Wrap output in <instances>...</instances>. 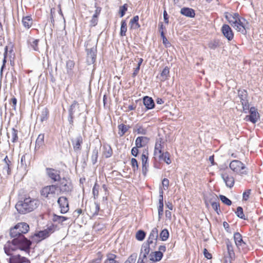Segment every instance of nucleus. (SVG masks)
<instances>
[{
    "instance_id": "412c9836",
    "label": "nucleus",
    "mask_w": 263,
    "mask_h": 263,
    "mask_svg": "<svg viewBox=\"0 0 263 263\" xmlns=\"http://www.w3.org/2000/svg\"><path fill=\"white\" fill-rule=\"evenodd\" d=\"M180 13L186 17L193 18L195 16V11L192 9L187 7L182 8L180 10Z\"/></svg>"
},
{
    "instance_id": "2f4dec72",
    "label": "nucleus",
    "mask_w": 263,
    "mask_h": 263,
    "mask_svg": "<svg viewBox=\"0 0 263 263\" xmlns=\"http://www.w3.org/2000/svg\"><path fill=\"white\" fill-rule=\"evenodd\" d=\"M238 96L240 99L241 103L248 100V93L247 91L244 89L239 90L238 92Z\"/></svg>"
},
{
    "instance_id": "e2e57ef3",
    "label": "nucleus",
    "mask_w": 263,
    "mask_h": 263,
    "mask_svg": "<svg viewBox=\"0 0 263 263\" xmlns=\"http://www.w3.org/2000/svg\"><path fill=\"white\" fill-rule=\"evenodd\" d=\"M98 16H96V15H92V18L90 21V25L92 26H95L97 25L98 21Z\"/></svg>"
},
{
    "instance_id": "0e129e2a",
    "label": "nucleus",
    "mask_w": 263,
    "mask_h": 263,
    "mask_svg": "<svg viewBox=\"0 0 263 263\" xmlns=\"http://www.w3.org/2000/svg\"><path fill=\"white\" fill-rule=\"evenodd\" d=\"M162 185L164 190L168 189L169 185V180L167 178H164L162 181Z\"/></svg>"
},
{
    "instance_id": "864d4df0",
    "label": "nucleus",
    "mask_w": 263,
    "mask_h": 263,
    "mask_svg": "<svg viewBox=\"0 0 263 263\" xmlns=\"http://www.w3.org/2000/svg\"><path fill=\"white\" fill-rule=\"evenodd\" d=\"M99 185L97 183H95L92 189V194L95 199L98 198L99 196Z\"/></svg>"
},
{
    "instance_id": "a18cd8bd",
    "label": "nucleus",
    "mask_w": 263,
    "mask_h": 263,
    "mask_svg": "<svg viewBox=\"0 0 263 263\" xmlns=\"http://www.w3.org/2000/svg\"><path fill=\"white\" fill-rule=\"evenodd\" d=\"M149 237L151 239L157 240L158 237V230L157 228H154L152 229Z\"/></svg>"
},
{
    "instance_id": "c85d7f7f",
    "label": "nucleus",
    "mask_w": 263,
    "mask_h": 263,
    "mask_svg": "<svg viewBox=\"0 0 263 263\" xmlns=\"http://www.w3.org/2000/svg\"><path fill=\"white\" fill-rule=\"evenodd\" d=\"M23 26L26 28H29L32 25V20L31 16L23 17L22 19Z\"/></svg>"
},
{
    "instance_id": "bf43d9fd",
    "label": "nucleus",
    "mask_w": 263,
    "mask_h": 263,
    "mask_svg": "<svg viewBox=\"0 0 263 263\" xmlns=\"http://www.w3.org/2000/svg\"><path fill=\"white\" fill-rule=\"evenodd\" d=\"M127 7L126 4H124L123 6L120 7V17H123L124 15L125 12L127 11Z\"/></svg>"
},
{
    "instance_id": "f3484780",
    "label": "nucleus",
    "mask_w": 263,
    "mask_h": 263,
    "mask_svg": "<svg viewBox=\"0 0 263 263\" xmlns=\"http://www.w3.org/2000/svg\"><path fill=\"white\" fill-rule=\"evenodd\" d=\"M221 31L228 41H231L233 39L234 34L233 31L228 25L224 24L221 28Z\"/></svg>"
},
{
    "instance_id": "a19ab883",
    "label": "nucleus",
    "mask_w": 263,
    "mask_h": 263,
    "mask_svg": "<svg viewBox=\"0 0 263 263\" xmlns=\"http://www.w3.org/2000/svg\"><path fill=\"white\" fill-rule=\"evenodd\" d=\"M99 150L97 147H95L92 152V155L91 157L92 164H95L97 162L98 157Z\"/></svg>"
},
{
    "instance_id": "4c0bfd02",
    "label": "nucleus",
    "mask_w": 263,
    "mask_h": 263,
    "mask_svg": "<svg viewBox=\"0 0 263 263\" xmlns=\"http://www.w3.org/2000/svg\"><path fill=\"white\" fill-rule=\"evenodd\" d=\"M103 155L106 158H109L112 154V151L110 146H104Z\"/></svg>"
},
{
    "instance_id": "58836bf2",
    "label": "nucleus",
    "mask_w": 263,
    "mask_h": 263,
    "mask_svg": "<svg viewBox=\"0 0 263 263\" xmlns=\"http://www.w3.org/2000/svg\"><path fill=\"white\" fill-rule=\"evenodd\" d=\"M158 160L161 161L163 160L165 162H166L167 164H170L171 163V160L170 158V154L168 152H166L164 154H162V158H158Z\"/></svg>"
},
{
    "instance_id": "6e6552de",
    "label": "nucleus",
    "mask_w": 263,
    "mask_h": 263,
    "mask_svg": "<svg viewBox=\"0 0 263 263\" xmlns=\"http://www.w3.org/2000/svg\"><path fill=\"white\" fill-rule=\"evenodd\" d=\"M230 167L234 172L240 175H242L247 174L245 165L239 160L232 161L230 164Z\"/></svg>"
},
{
    "instance_id": "1a4fd4ad",
    "label": "nucleus",
    "mask_w": 263,
    "mask_h": 263,
    "mask_svg": "<svg viewBox=\"0 0 263 263\" xmlns=\"http://www.w3.org/2000/svg\"><path fill=\"white\" fill-rule=\"evenodd\" d=\"M45 171L47 176L51 182H59L61 179L60 171L50 167L46 168Z\"/></svg>"
},
{
    "instance_id": "79ce46f5",
    "label": "nucleus",
    "mask_w": 263,
    "mask_h": 263,
    "mask_svg": "<svg viewBox=\"0 0 263 263\" xmlns=\"http://www.w3.org/2000/svg\"><path fill=\"white\" fill-rule=\"evenodd\" d=\"M227 247L230 257L231 258H234L235 257V253L232 244L230 241H228L227 242Z\"/></svg>"
},
{
    "instance_id": "9b49d317",
    "label": "nucleus",
    "mask_w": 263,
    "mask_h": 263,
    "mask_svg": "<svg viewBox=\"0 0 263 263\" xmlns=\"http://www.w3.org/2000/svg\"><path fill=\"white\" fill-rule=\"evenodd\" d=\"M49 231L50 229L41 231L38 233H35L33 235H32L30 238L32 239V241L36 242H39L49 236Z\"/></svg>"
},
{
    "instance_id": "338daca9",
    "label": "nucleus",
    "mask_w": 263,
    "mask_h": 263,
    "mask_svg": "<svg viewBox=\"0 0 263 263\" xmlns=\"http://www.w3.org/2000/svg\"><path fill=\"white\" fill-rule=\"evenodd\" d=\"M139 21V16L138 15H136L134 16V17L130 20L129 24L131 25H134L136 23H138Z\"/></svg>"
},
{
    "instance_id": "f257e3e1",
    "label": "nucleus",
    "mask_w": 263,
    "mask_h": 263,
    "mask_svg": "<svg viewBox=\"0 0 263 263\" xmlns=\"http://www.w3.org/2000/svg\"><path fill=\"white\" fill-rule=\"evenodd\" d=\"M29 230V226L26 222H19L10 230V236L14 238V242L20 240L26 243L25 247L23 249L24 250L28 249L32 244V241L24 236V234L27 233Z\"/></svg>"
},
{
    "instance_id": "6e6d98bb",
    "label": "nucleus",
    "mask_w": 263,
    "mask_h": 263,
    "mask_svg": "<svg viewBox=\"0 0 263 263\" xmlns=\"http://www.w3.org/2000/svg\"><path fill=\"white\" fill-rule=\"evenodd\" d=\"M148 159V156L146 155L145 154H143L141 157L142 163V172L144 173V168L145 167V164H146L147 161Z\"/></svg>"
},
{
    "instance_id": "5701e85b",
    "label": "nucleus",
    "mask_w": 263,
    "mask_h": 263,
    "mask_svg": "<svg viewBox=\"0 0 263 263\" xmlns=\"http://www.w3.org/2000/svg\"><path fill=\"white\" fill-rule=\"evenodd\" d=\"M221 177L228 187L231 188L233 186L234 184V179L233 177H229L227 174H222Z\"/></svg>"
},
{
    "instance_id": "aec40b11",
    "label": "nucleus",
    "mask_w": 263,
    "mask_h": 263,
    "mask_svg": "<svg viewBox=\"0 0 263 263\" xmlns=\"http://www.w3.org/2000/svg\"><path fill=\"white\" fill-rule=\"evenodd\" d=\"M159 199V206L158 209L159 219L161 218L163 214V191H160Z\"/></svg>"
},
{
    "instance_id": "e433bc0d",
    "label": "nucleus",
    "mask_w": 263,
    "mask_h": 263,
    "mask_svg": "<svg viewBox=\"0 0 263 263\" xmlns=\"http://www.w3.org/2000/svg\"><path fill=\"white\" fill-rule=\"evenodd\" d=\"M76 107H79V104L77 101H74L68 109V115L74 116Z\"/></svg>"
},
{
    "instance_id": "603ef678",
    "label": "nucleus",
    "mask_w": 263,
    "mask_h": 263,
    "mask_svg": "<svg viewBox=\"0 0 263 263\" xmlns=\"http://www.w3.org/2000/svg\"><path fill=\"white\" fill-rule=\"evenodd\" d=\"M150 251V247L148 244H143L142 246V248L141 249V252L142 253H145L146 254H148Z\"/></svg>"
},
{
    "instance_id": "69168bd1",
    "label": "nucleus",
    "mask_w": 263,
    "mask_h": 263,
    "mask_svg": "<svg viewBox=\"0 0 263 263\" xmlns=\"http://www.w3.org/2000/svg\"><path fill=\"white\" fill-rule=\"evenodd\" d=\"M251 190H248L247 191L243 193V200L246 201L248 200L251 194Z\"/></svg>"
},
{
    "instance_id": "09e8293b",
    "label": "nucleus",
    "mask_w": 263,
    "mask_h": 263,
    "mask_svg": "<svg viewBox=\"0 0 263 263\" xmlns=\"http://www.w3.org/2000/svg\"><path fill=\"white\" fill-rule=\"evenodd\" d=\"M160 31L161 32V36L162 39L163 44H164V45L165 46V47H166V48L170 47L171 46V44L169 42V41L167 40V39H166L165 36L164 35V32L163 31V30H162V31L160 30Z\"/></svg>"
},
{
    "instance_id": "39448f33",
    "label": "nucleus",
    "mask_w": 263,
    "mask_h": 263,
    "mask_svg": "<svg viewBox=\"0 0 263 263\" xmlns=\"http://www.w3.org/2000/svg\"><path fill=\"white\" fill-rule=\"evenodd\" d=\"M60 193L64 194H69L73 190V185L71 180L69 178L63 177L61 178L59 183L55 184Z\"/></svg>"
},
{
    "instance_id": "ddd939ff",
    "label": "nucleus",
    "mask_w": 263,
    "mask_h": 263,
    "mask_svg": "<svg viewBox=\"0 0 263 263\" xmlns=\"http://www.w3.org/2000/svg\"><path fill=\"white\" fill-rule=\"evenodd\" d=\"M11 162L8 159V156H6L0 164V167L2 166L3 167V173L4 175H10L11 174Z\"/></svg>"
},
{
    "instance_id": "5fc2aeb1",
    "label": "nucleus",
    "mask_w": 263,
    "mask_h": 263,
    "mask_svg": "<svg viewBox=\"0 0 263 263\" xmlns=\"http://www.w3.org/2000/svg\"><path fill=\"white\" fill-rule=\"evenodd\" d=\"M211 205L213 209L216 212V213L218 214H219L221 212L219 203L218 202H211Z\"/></svg>"
},
{
    "instance_id": "dca6fc26",
    "label": "nucleus",
    "mask_w": 263,
    "mask_h": 263,
    "mask_svg": "<svg viewBox=\"0 0 263 263\" xmlns=\"http://www.w3.org/2000/svg\"><path fill=\"white\" fill-rule=\"evenodd\" d=\"M163 147V146L162 145V139H160L157 140L155 143L154 150V156L156 159L158 158H162V154L164 153L162 152Z\"/></svg>"
},
{
    "instance_id": "a878e982",
    "label": "nucleus",
    "mask_w": 263,
    "mask_h": 263,
    "mask_svg": "<svg viewBox=\"0 0 263 263\" xmlns=\"http://www.w3.org/2000/svg\"><path fill=\"white\" fill-rule=\"evenodd\" d=\"M8 138L13 142H16L18 140L17 130L14 128H12L10 133H7Z\"/></svg>"
},
{
    "instance_id": "b1692460",
    "label": "nucleus",
    "mask_w": 263,
    "mask_h": 263,
    "mask_svg": "<svg viewBox=\"0 0 263 263\" xmlns=\"http://www.w3.org/2000/svg\"><path fill=\"white\" fill-rule=\"evenodd\" d=\"M44 145V134H40L35 142V149H39L40 148L43 147Z\"/></svg>"
},
{
    "instance_id": "4d7b16f0",
    "label": "nucleus",
    "mask_w": 263,
    "mask_h": 263,
    "mask_svg": "<svg viewBox=\"0 0 263 263\" xmlns=\"http://www.w3.org/2000/svg\"><path fill=\"white\" fill-rule=\"evenodd\" d=\"M131 165H132L133 170L134 172L138 170V162H137V160L135 158H132Z\"/></svg>"
},
{
    "instance_id": "c756f323",
    "label": "nucleus",
    "mask_w": 263,
    "mask_h": 263,
    "mask_svg": "<svg viewBox=\"0 0 263 263\" xmlns=\"http://www.w3.org/2000/svg\"><path fill=\"white\" fill-rule=\"evenodd\" d=\"M100 210V204L97 202H95L90 206V213L92 216H96L98 214Z\"/></svg>"
},
{
    "instance_id": "cd10ccee",
    "label": "nucleus",
    "mask_w": 263,
    "mask_h": 263,
    "mask_svg": "<svg viewBox=\"0 0 263 263\" xmlns=\"http://www.w3.org/2000/svg\"><path fill=\"white\" fill-rule=\"evenodd\" d=\"M49 117V110L47 108H43L39 115L40 120L42 122L46 121Z\"/></svg>"
},
{
    "instance_id": "37998d69",
    "label": "nucleus",
    "mask_w": 263,
    "mask_h": 263,
    "mask_svg": "<svg viewBox=\"0 0 263 263\" xmlns=\"http://www.w3.org/2000/svg\"><path fill=\"white\" fill-rule=\"evenodd\" d=\"M220 46L219 45V42L218 40H214L213 41H211L209 42L208 44V47L211 49L214 50L218 47Z\"/></svg>"
},
{
    "instance_id": "4468645a",
    "label": "nucleus",
    "mask_w": 263,
    "mask_h": 263,
    "mask_svg": "<svg viewBox=\"0 0 263 263\" xmlns=\"http://www.w3.org/2000/svg\"><path fill=\"white\" fill-rule=\"evenodd\" d=\"M249 112L250 115L247 116L246 117L247 121H250L253 123H255L259 117L257 109L254 107H252L250 108Z\"/></svg>"
},
{
    "instance_id": "0eeeda50",
    "label": "nucleus",
    "mask_w": 263,
    "mask_h": 263,
    "mask_svg": "<svg viewBox=\"0 0 263 263\" xmlns=\"http://www.w3.org/2000/svg\"><path fill=\"white\" fill-rule=\"evenodd\" d=\"M226 18L231 25V26L237 31L241 32L243 34H246L247 31L245 27V22L242 21V24L239 23L238 21L232 17V14L226 15Z\"/></svg>"
},
{
    "instance_id": "49530a36",
    "label": "nucleus",
    "mask_w": 263,
    "mask_h": 263,
    "mask_svg": "<svg viewBox=\"0 0 263 263\" xmlns=\"http://www.w3.org/2000/svg\"><path fill=\"white\" fill-rule=\"evenodd\" d=\"M68 218L66 217L62 216H58L54 215L53 217L52 220L54 222H57L58 223H62L64 221L66 220Z\"/></svg>"
},
{
    "instance_id": "de8ad7c7",
    "label": "nucleus",
    "mask_w": 263,
    "mask_h": 263,
    "mask_svg": "<svg viewBox=\"0 0 263 263\" xmlns=\"http://www.w3.org/2000/svg\"><path fill=\"white\" fill-rule=\"evenodd\" d=\"M145 233L143 230H139L136 235V238L139 241L144 240L145 237Z\"/></svg>"
},
{
    "instance_id": "ea45409f",
    "label": "nucleus",
    "mask_w": 263,
    "mask_h": 263,
    "mask_svg": "<svg viewBox=\"0 0 263 263\" xmlns=\"http://www.w3.org/2000/svg\"><path fill=\"white\" fill-rule=\"evenodd\" d=\"M74 63L73 61L68 60L66 62V69L67 73L68 74H71L72 73V69L74 67Z\"/></svg>"
},
{
    "instance_id": "f03ea898",
    "label": "nucleus",
    "mask_w": 263,
    "mask_h": 263,
    "mask_svg": "<svg viewBox=\"0 0 263 263\" xmlns=\"http://www.w3.org/2000/svg\"><path fill=\"white\" fill-rule=\"evenodd\" d=\"M39 204L38 200L29 197L25 198L24 200L18 201L15 205V208L20 213L25 214L34 210Z\"/></svg>"
},
{
    "instance_id": "20e7f679",
    "label": "nucleus",
    "mask_w": 263,
    "mask_h": 263,
    "mask_svg": "<svg viewBox=\"0 0 263 263\" xmlns=\"http://www.w3.org/2000/svg\"><path fill=\"white\" fill-rule=\"evenodd\" d=\"M87 52L86 61L88 65L93 64L96 62L97 55V43L91 41H87L86 45Z\"/></svg>"
},
{
    "instance_id": "6ab92c4d",
    "label": "nucleus",
    "mask_w": 263,
    "mask_h": 263,
    "mask_svg": "<svg viewBox=\"0 0 263 263\" xmlns=\"http://www.w3.org/2000/svg\"><path fill=\"white\" fill-rule=\"evenodd\" d=\"M144 105L147 109H153L155 106V103L153 99L149 97L145 96L143 99Z\"/></svg>"
},
{
    "instance_id": "13d9d810",
    "label": "nucleus",
    "mask_w": 263,
    "mask_h": 263,
    "mask_svg": "<svg viewBox=\"0 0 263 263\" xmlns=\"http://www.w3.org/2000/svg\"><path fill=\"white\" fill-rule=\"evenodd\" d=\"M137 258V254L134 253L132 254L128 259L124 263H135Z\"/></svg>"
},
{
    "instance_id": "3c124183",
    "label": "nucleus",
    "mask_w": 263,
    "mask_h": 263,
    "mask_svg": "<svg viewBox=\"0 0 263 263\" xmlns=\"http://www.w3.org/2000/svg\"><path fill=\"white\" fill-rule=\"evenodd\" d=\"M219 198L221 201L227 205H231L232 204V201L228 198L226 196L224 195H220L219 196Z\"/></svg>"
},
{
    "instance_id": "7ed1b4c3",
    "label": "nucleus",
    "mask_w": 263,
    "mask_h": 263,
    "mask_svg": "<svg viewBox=\"0 0 263 263\" xmlns=\"http://www.w3.org/2000/svg\"><path fill=\"white\" fill-rule=\"evenodd\" d=\"M25 244L26 243L20 240L17 242H14V238H13L11 241H8L5 245L4 247L5 253L8 256H10L11 257V256H13V255H12L13 252L16 251L17 249H19L29 254L31 247H29L28 249L24 250L23 249V247H25Z\"/></svg>"
},
{
    "instance_id": "f8f14e48",
    "label": "nucleus",
    "mask_w": 263,
    "mask_h": 263,
    "mask_svg": "<svg viewBox=\"0 0 263 263\" xmlns=\"http://www.w3.org/2000/svg\"><path fill=\"white\" fill-rule=\"evenodd\" d=\"M57 202L60 206L62 213H66L68 211L69 204L68 199L66 197H60L57 200Z\"/></svg>"
},
{
    "instance_id": "2eb2a0df",
    "label": "nucleus",
    "mask_w": 263,
    "mask_h": 263,
    "mask_svg": "<svg viewBox=\"0 0 263 263\" xmlns=\"http://www.w3.org/2000/svg\"><path fill=\"white\" fill-rule=\"evenodd\" d=\"M9 263H31V261L27 258L18 254L11 256L9 259Z\"/></svg>"
},
{
    "instance_id": "f704fd0d",
    "label": "nucleus",
    "mask_w": 263,
    "mask_h": 263,
    "mask_svg": "<svg viewBox=\"0 0 263 263\" xmlns=\"http://www.w3.org/2000/svg\"><path fill=\"white\" fill-rule=\"evenodd\" d=\"M134 132L138 134L145 135L146 134V129L144 128L141 125L136 124L134 127Z\"/></svg>"
},
{
    "instance_id": "393cba45",
    "label": "nucleus",
    "mask_w": 263,
    "mask_h": 263,
    "mask_svg": "<svg viewBox=\"0 0 263 263\" xmlns=\"http://www.w3.org/2000/svg\"><path fill=\"white\" fill-rule=\"evenodd\" d=\"M72 144L73 149L75 151H77L81 149V145L83 143V139L81 136L79 135L78 136L74 141H72Z\"/></svg>"
},
{
    "instance_id": "7c9ffc66",
    "label": "nucleus",
    "mask_w": 263,
    "mask_h": 263,
    "mask_svg": "<svg viewBox=\"0 0 263 263\" xmlns=\"http://www.w3.org/2000/svg\"><path fill=\"white\" fill-rule=\"evenodd\" d=\"M118 128L119 129L118 134L120 135V137H122L125 134V133L127 132L129 128V126L128 125H126L123 124H121L118 126Z\"/></svg>"
},
{
    "instance_id": "4be33fe9",
    "label": "nucleus",
    "mask_w": 263,
    "mask_h": 263,
    "mask_svg": "<svg viewBox=\"0 0 263 263\" xmlns=\"http://www.w3.org/2000/svg\"><path fill=\"white\" fill-rule=\"evenodd\" d=\"M163 255V253L161 251L152 252L149 256V260L155 262L159 261L162 259Z\"/></svg>"
},
{
    "instance_id": "9d476101",
    "label": "nucleus",
    "mask_w": 263,
    "mask_h": 263,
    "mask_svg": "<svg viewBox=\"0 0 263 263\" xmlns=\"http://www.w3.org/2000/svg\"><path fill=\"white\" fill-rule=\"evenodd\" d=\"M234 239L236 246L239 250H242L244 252L247 251L248 246L243 240L242 236L239 233L236 232L234 234Z\"/></svg>"
},
{
    "instance_id": "bb28decb",
    "label": "nucleus",
    "mask_w": 263,
    "mask_h": 263,
    "mask_svg": "<svg viewBox=\"0 0 263 263\" xmlns=\"http://www.w3.org/2000/svg\"><path fill=\"white\" fill-rule=\"evenodd\" d=\"M169 77L170 69L168 67L166 66L161 72L159 79L161 81H165L167 80Z\"/></svg>"
},
{
    "instance_id": "680f3d73",
    "label": "nucleus",
    "mask_w": 263,
    "mask_h": 263,
    "mask_svg": "<svg viewBox=\"0 0 263 263\" xmlns=\"http://www.w3.org/2000/svg\"><path fill=\"white\" fill-rule=\"evenodd\" d=\"M241 104L242 105L243 111L246 113L247 110L249 109V104L248 100L241 102Z\"/></svg>"
},
{
    "instance_id": "473e14b6",
    "label": "nucleus",
    "mask_w": 263,
    "mask_h": 263,
    "mask_svg": "<svg viewBox=\"0 0 263 263\" xmlns=\"http://www.w3.org/2000/svg\"><path fill=\"white\" fill-rule=\"evenodd\" d=\"M39 40L38 39H30L28 41V43L30 45V46L32 48V49L36 51H39V49L38 47V44H39Z\"/></svg>"
},
{
    "instance_id": "423d86ee",
    "label": "nucleus",
    "mask_w": 263,
    "mask_h": 263,
    "mask_svg": "<svg viewBox=\"0 0 263 263\" xmlns=\"http://www.w3.org/2000/svg\"><path fill=\"white\" fill-rule=\"evenodd\" d=\"M57 186L55 184L45 186L41 190V195L47 200L53 201L57 198Z\"/></svg>"
},
{
    "instance_id": "8fccbe9b",
    "label": "nucleus",
    "mask_w": 263,
    "mask_h": 263,
    "mask_svg": "<svg viewBox=\"0 0 263 263\" xmlns=\"http://www.w3.org/2000/svg\"><path fill=\"white\" fill-rule=\"evenodd\" d=\"M236 214L239 218H240L241 219H246L245 216L243 214V209H242V207H241V206L237 207V211L236 212Z\"/></svg>"
},
{
    "instance_id": "72a5a7b5",
    "label": "nucleus",
    "mask_w": 263,
    "mask_h": 263,
    "mask_svg": "<svg viewBox=\"0 0 263 263\" xmlns=\"http://www.w3.org/2000/svg\"><path fill=\"white\" fill-rule=\"evenodd\" d=\"M117 256L115 254L109 253L107 255V258L105 260L104 263H119L116 260Z\"/></svg>"
},
{
    "instance_id": "c03bdc74",
    "label": "nucleus",
    "mask_w": 263,
    "mask_h": 263,
    "mask_svg": "<svg viewBox=\"0 0 263 263\" xmlns=\"http://www.w3.org/2000/svg\"><path fill=\"white\" fill-rule=\"evenodd\" d=\"M169 237V232L166 229H163L160 234V237L162 241L166 240Z\"/></svg>"
},
{
    "instance_id": "a211bd4d",
    "label": "nucleus",
    "mask_w": 263,
    "mask_h": 263,
    "mask_svg": "<svg viewBox=\"0 0 263 263\" xmlns=\"http://www.w3.org/2000/svg\"><path fill=\"white\" fill-rule=\"evenodd\" d=\"M149 142V138L146 137H138L135 141V145L137 147H144Z\"/></svg>"
},
{
    "instance_id": "774afa93",
    "label": "nucleus",
    "mask_w": 263,
    "mask_h": 263,
    "mask_svg": "<svg viewBox=\"0 0 263 263\" xmlns=\"http://www.w3.org/2000/svg\"><path fill=\"white\" fill-rule=\"evenodd\" d=\"M139 147H137L136 146V147H134L132 149L131 153L132 155H133L135 157H137L139 152L138 148Z\"/></svg>"
},
{
    "instance_id": "c9c22d12",
    "label": "nucleus",
    "mask_w": 263,
    "mask_h": 263,
    "mask_svg": "<svg viewBox=\"0 0 263 263\" xmlns=\"http://www.w3.org/2000/svg\"><path fill=\"white\" fill-rule=\"evenodd\" d=\"M127 31V24L125 20H122L121 23L120 34L121 36H125Z\"/></svg>"
},
{
    "instance_id": "052dcab7",
    "label": "nucleus",
    "mask_w": 263,
    "mask_h": 263,
    "mask_svg": "<svg viewBox=\"0 0 263 263\" xmlns=\"http://www.w3.org/2000/svg\"><path fill=\"white\" fill-rule=\"evenodd\" d=\"M232 17L235 18L236 20L238 21V22L241 23V24H242V21L243 22H246V20L245 18L240 17L239 15L237 13L232 14Z\"/></svg>"
}]
</instances>
